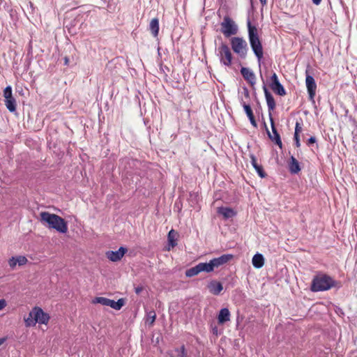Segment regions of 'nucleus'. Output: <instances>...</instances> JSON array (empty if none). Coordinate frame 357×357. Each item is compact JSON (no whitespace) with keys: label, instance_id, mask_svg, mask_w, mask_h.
I'll list each match as a JSON object with an SVG mask.
<instances>
[{"label":"nucleus","instance_id":"nucleus-1","mask_svg":"<svg viewBox=\"0 0 357 357\" xmlns=\"http://www.w3.org/2000/svg\"><path fill=\"white\" fill-rule=\"evenodd\" d=\"M38 220L43 225L59 233L66 234L68 231L67 222L56 214L50 213L47 211H41L39 214Z\"/></svg>","mask_w":357,"mask_h":357},{"label":"nucleus","instance_id":"nucleus-2","mask_svg":"<svg viewBox=\"0 0 357 357\" xmlns=\"http://www.w3.org/2000/svg\"><path fill=\"white\" fill-rule=\"evenodd\" d=\"M248 29L250 47L260 65L261 59L264 57V50L261 41L259 36L258 30L255 26L252 25L250 21L248 22Z\"/></svg>","mask_w":357,"mask_h":357},{"label":"nucleus","instance_id":"nucleus-3","mask_svg":"<svg viewBox=\"0 0 357 357\" xmlns=\"http://www.w3.org/2000/svg\"><path fill=\"white\" fill-rule=\"evenodd\" d=\"M337 285V282L326 274H320L314 277L310 289L312 291H327Z\"/></svg>","mask_w":357,"mask_h":357},{"label":"nucleus","instance_id":"nucleus-4","mask_svg":"<svg viewBox=\"0 0 357 357\" xmlns=\"http://www.w3.org/2000/svg\"><path fill=\"white\" fill-rule=\"evenodd\" d=\"M220 31L226 38L236 35L238 32V26L235 22L228 15L225 16L220 23Z\"/></svg>","mask_w":357,"mask_h":357},{"label":"nucleus","instance_id":"nucleus-5","mask_svg":"<svg viewBox=\"0 0 357 357\" xmlns=\"http://www.w3.org/2000/svg\"><path fill=\"white\" fill-rule=\"evenodd\" d=\"M217 51L220 63L225 66H230L232 64L233 55L229 46L221 43Z\"/></svg>","mask_w":357,"mask_h":357},{"label":"nucleus","instance_id":"nucleus-6","mask_svg":"<svg viewBox=\"0 0 357 357\" xmlns=\"http://www.w3.org/2000/svg\"><path fill=\"white\" fill-rule=\"evenodd\" d=\"M232 50L241 57H245L248 52V44L245 40L241 37H233L230 39Z\"/></svg>","mask_w":357,"mask_h":357},{"label":"nucleus","instance_id":"nucleus-7","mask_svg":"<svg viewBox=\"0 0 357 357\" xmlns=\"http://www.w3.org/2000/svg\"><path fill=\"white\" fill-rule=\"evenodd\" d=\"M213 271V265L211 264V261H209L208 263H199L195 266L188 269L185 271V275L187 277L191 278L198 275L202 272L211 273Z\"/></svg>","mask_w":357,"mask_h":357},{"label":"nucleus","instance_id":"nucleus-8","mask_svg":"<svg viewBox=\"0 0 357 357\" xmlns=\"http://www.w3.org/2000/svg\"><path fill=\"white\" fill-rule=\"evenodd\" d=\"M270 121H271L272 133L268 130L266 123H264V126L266 128L267 135H268L269 139L272 142H273L276 145H278L280 149H282V140L280 138V135L278 133V132L275 128L274 121H273V119L272 116H271Z\"/></svg>","mask_w":357,"mask_h":357},{"label":"nucleus","instance_id":"nucleus-9","mask_svg":"<svg viewBox=\"0 0 357 357\" xmlns=\"http://www.w3.org/2000/svg\"><path fill=\"white\" fill-rule=\"evenodd\" d=\"M3 97L5 98V105L7 109L13 112L16 110V101L13 96L12 88L10 86H6L3 90Z\"/></svg>","mask_w":357,"mask_h":357},{"label":"nucleus","instance_id":"nucleus-10","mask_svg":"<svg viewBox=\"0 0 357 357\" xmlns=\"http://www.w3.org/2000/svg\"><path fill=\"white\" fill-rule=\"evenodd\" d=\"M305 84L307 90V93L309 95V98L310 100H314V96L316 95L317 91V84L314 77L309 73V71L307 70L305 71Z\"/></svg>","mask_w":357,"mask_h":357},{"label":"nucleus","instance_id":"nucleus-11","mask_svg":"<svg viewBox=\"0 0 357 357\" xmlns=\"http://www.w3.org/2000/svg\"><path fill=\"white\" fill-rule=\"evenodd\" d=\"M33 312H35V321L36 324L47 325L50 319V315L45 312L40 307H34Z\"/></svg>","mask_w":357,"mask_h":357},{"label":"nucleus","instance_id":"nucleus-12","mask_svg":"<svg viewBox=\"0 0 357 357\" xmlns=\"http://www.w3.org/2000/svg\"><path fill=\"white\" fill-rule=\"evenodd\" d=\"M234 259V255L231 254H225L221 255L219 257L213 258L211 261V264L213 265V270L215 268H218L221 266H223L227 264L229 261H231Z\"/></svg>","mask_w":357,"mask_h":357},{"label":"nucleus","instance_id":"nucleus-13","mask_svg":"<svg viewBox=\"0 0 357 357\" xmlns=\"http://www.w3.org/2000/svg\"><path fill=\"white\" fill-rule=\"evenodd\" d=\"M263 90L264 92L268 109V115L269 119H271V116H272V112L275 109L276 104L275 99L272 94L268 91V89L266 88V85H264Z\"/></svg>","mask_w":357,"mask_h":357},{"label":"nucleus","instance_id":"nucleus-14","mask_svg":"<svg viewBox=\"0 0 357 357\" xmlns=\"http://www.w3.org/2000/svg\"><path fill=\"white\" fill-rule=\"evenodd\" d=\"M127 249L121 247L118 250L116 251H107L106 252V257L107 259H109L112 261H120L124 255L126 253Z\"/></svg>","mask_w":357,"mask_h":357},{"label":"nucleus","instance_id":"nucleus-15","mask_svg":"<svg viewBox=\"0 0 357 357\" xmlns=\"http://www.w3.org/2000/svg\"><path fill=\"white\" fill-rule=\"evenodd\" d=\"M241 73L244 79L251 86H254L256 84V76L255 73L248 68L242 67Z\"/></svg>","mask_w":357,"mask_h":357},{"label":"nucleus","instance_id":"nucleus-16","mask_svg":"<svg viewBox=\"0 0 357 357\" xmlns=\"http://www.w3.org/2000/svg\"><path fill=\"white\" fill-rule=\"evenodd\" d=\"M209 291L213 295H219L223 289L221 282L217 280H211L207 286Z\"/></svg>","mask_w":357,"mask_h":357},{"label":"nucleus","instance_id":"nucleus-17","mask_svg":"<svg viewBox=\"0 0 357 357\" xmlns=\"http://www.w3.org/2000/svg\"><path fill=\"white\" fill-rule=\"evenodd\" d=\"M230 317L231 314L228 308L225 307L221 309L218 315V324L222 325L225 323L229 321L230 320Z\"/></svg>","mask_w":357,"mask_h":357},{"label":"nucleus","instance_id":"nucleus-18","mask_svg":"<svg viewBox=\"0 0 357 357\" xmlns=\"http://www.w3.org/2000/svg\"><path fill=\"white\" fill-rule=\"evenodd\" d=\"M250 158L251 164L258 173L259 176L261 178H265L266 176V174L265 173L263 167L257 163L256 157L254 155H251Z\"/></svg>","mask_w":357,"mask_h":357},{"label":"nucleus","instance_id":"nucleus-19","mask_svg":"<svg viewBox=\"0 0 357 357\" xmlns=\"http://www.w3.org/2000/svg\"><path fill=\"white\" fill-rule=\"evenodd\" d=\"M289 169L291 174H298L301 171V167L298 161L291 156L289 163Z\"/></svg>","mask_w":357,"mask_h":357},{"label":"nucleus","instance_id":"nucleus-20","mask_svg":"<svg viewBox=\"0 0 357 357\" xmlns=\"http://www.w3.org/2000/svg\"><path fill=\"white\" fill-rule=\"evenodd\" d=\"M149 30L154 37H157L159 33V20L158 18H153L149 23Z\"/></svg>","mask_w":357,"mask_h":357},{"label":"nucleus","instance_id":"nucleus-21","mask_svg":"<svg viewBox=\"0 0 357 357\" xmlns=\"http://www.w3.org/2000/svg\"><path fill=\"white\" fill-rule=\"evenodd\" d=\"M270 87L272 91L277 95L280 96H284L286 95V91L280 82L275 84H270Z\"/></svg>","mask_w":357,"mask_h":357},{"label":"nucleus","instance_id":"nucleus-22","mask_svg":"<svg viewBox=\"0 0 357 357\" xmlns=\"http://www.w3.org/2000/svg\"><path fill=\"white\" fill-rule=\"evenodd\" d=\"M252 265L256 268H261L264 264V258L261 254H255L252 259Z\"/></svg>","mask_w":357,"mask_h":357},{"label":"nucleus","instance_id":"nucleus-23","mask_svg":"<svg viewBox=\"0 0 357 357\" xmlns=\"http://www.w3.org/2000/svg\"><path fill=\"white\" fill-rule=\"evenodd\" d=\"M24 321L25 326L27 328L36 326V321H35V312H33V307L29 312V316L24 318Z\"/></svg>","mask_w":357,"mask_h":357},{"label":"nucleus","instance_id":"nucleus-24","mask_svg":"<svg viewBox=\"0 0 357 357\" xmlns=\"http://www.w3.org/2000/svg\"><path fill=\"white\" fill-rule=\"evenodd\" d=\"M218 211L220 214L222 215L225 218H229L236 215V213L232 208L227 207H220Z\"/></svg>","mask_w":357,"mask_h":357},{"label":"nucleus","instance_id":"nucleus-25","mask_svg":"<svg viewBox=\"0 0 357 357\" xmlns=\"http://www.w3.org/2000/svg\"><path fill=\"white\" fill-rule=\"evenodd\" d=\"M124 305H125V299L124 298H119L117 301L110 299L109 306L114 310H119Z\"/></svg>","mask_w":357,"mask_h":357},{"label":"nucleus","instance_id":"nucleus-26","mask_svg":"<svg viewBox=\"0 0 357 357\" xmlns=\"http://www.w3.org/2000/svg\"><path fill=\"white\" fill-rule=\"evenodd\" d=\"M176 236H177V233L174 229L170 230L168 234L167 238H168L169 244L172 248L176 246L177 244L176 242Z\"/></svg>","mask_w":357,"mask_h":357},{"label":"nucleus","instance_id":"nucleus-27","mask_svg":"<svg viewBox=\"0 0 357 357\" xmlns=\"http://www.w3.org/2000/svg\"><path fill=\"white\" fill-rule=\"evenodd\" d=\"M156 319V313L154 310H151L146 313V322L148 323L150 326H152L155 322Z\"/></svg>","mask_w":357,"mask_h":357},{"label":"nucleus","instance_id":"nucleus-28","mask_svg":"<svg viewBox=\"0 0 357 357\" xmlns=\"http://www.w3.org/2000/svg\"><path fill=\"white\" fill-rule=\"evenodd\" d=\"M109 301H110V299L107 298H105V297H96L92 303L93 304H96V303H100L102 305H105V306H109Z\"/></svg>","mask_w":357,"mask_h":357},{"label":"nucleus","instance_id":"nucleus-29","mask_svg":"<svg viewBox=\"0 0 357 357\" xmlns=\"http://www.w3.org/2000/svg\"><path fill=\"white\" fill-rule=\"evenodd\" d=\"M174 351L177 354L176 357H188L187 351L184 345L180 348H176Z\"/></svg>","mask_w":357,"mask_h":357},{"label":"nucleus","instance_id":"nucleus-30","mask_svg":"<svg viewBox=\"0 0 357 357\" xmlns=\"http://www.w3.org/2000/svg\"><path fill=\"white\" fill-rule=\"evenodd\" d=\"M303 123H302V119H300V121H296L295 125V131L294 136H300V133L303 130Z\"/></svg>","mask_w":357,"mask_h":357},{"label":"nucleus","instance_id":"nucleus-31","mask_svg":"<svg viewBox=\"0 0 357 357\" xmlns=\"http://www.w3.org/2000/svg\"><path fill=\"white\" fill-rule=\"evenodd\" d=\"M15 258L19 266L25 265L28 262V259L24 256L19 255L15 257Z\"/></svg>","mask_w":357,"mask_h":357},{"label":"nucleus","instance_id":"nucleus-32","mask_svg":"<svg viewBox=\"0 0 357 357\" xmlns=\"http://www.w3.org/2000/svg\"><path fill=\"white\" fill-rule=\"evenodd\" d=\"M241 105H242L243 107L244 108V110H245V113H246L248 116H249V115H251V114H253L252 110L251 107L250 106V105L246 104L243 101L241 102Z\"/></svg>","mask_w":357,"mask_h":357},{"label":"nucleus","instance_id":"nucleus-33","mask_svg":"<svg viewBox=\"0 0 357 357\" xmlns=\"http://www.w3.org/2000/svg\"><path fill=\"white\" fill-rule=\"evenodd\" d=\"M8 265L11 269H14L17 265V259L15 257H12L8 260Z\"/></svg>","mask_w":357,"mask_h":357},{"label":"nucleus","instance_id":"nucleus-34","mask_svg":"<svg viewBox=\"0 0 357 357\" xmlns=\"http://www.w3.org/2000/svg\"><path fill=\"white\" fill-rule=\"evenodd\" d=\"M250 121V123L255 127V128H257V121L255 120V116H254V114H251V115H249V116H248Z\"/></svg>","mask_w":357,"mask_h":357},{"label":"nucleus","instance_id":"nucleus-35","mask_svg":"<svg viewBox=\"0 0 357 357\" xmlns=\"http://www.w3.org/2000/svg\"><path fill=\"white\" fill-rule=\"evenodd\" d=\"M250 121V123L255 127V128H257V121L255 120V116H254V114H251V115H249V116H248Z\"/></svg>","mask_w":357,"mask_h":357},{"label":"nucleus","instance_id":"nucleus-36","mask_svg":"<svg viewBox=\"0 0 357 357\" xmlns=\"http://www.w3.org/2000/svg\"><path fill=\"white\" fill-rule=\"evenodd\" d=\"M278 77L275 73H273L271 77V84H275L279 82Z\"/></svg>","mask_w":357,"mask_h":357},{"label":"nucleus","instance_id":"nucleus-37","mask_svg":"<svg viewBox=\"0 0 357 357\" xmlns=\"http://www.w3.org/2000/svg\"><path fill=\"white\" fill-rule=\"evenodd\" d=\"M295 146L298 148L301 146L300 136H294Z\"/></svg>","mask_w":357,"mask_h":357},{"label":"nucleus","instance_id":"nucleus-38","mask_svg":"<svg viewBox=\"0 0 357 357\" xmlns=\"http://www.w3.org/2000/svg\"><path fill=\"white\" fill-rule=\"evenodd\" d=\"M7 305L6 301L3 298L0 299V310H2Z\"/></svg>","mask_w":357,"mask_h":357},{"label":"nucleus","instance_id":"nucleus-39","mask_svg":"<svg viewBox=\"0 0 357 357\" xmlns=\"http://www.w3.org/2000/svg\"><path fill=\"white\" fill-rule=\"evenodd\" d=\"M143 289L144 288L142 286H138L135 288V291L137 294H139L143 291Z\"/></svg>","mask_w":357,"mask_h":357},{"label":"nucleus","instance_id":"nucleus-40","mask_svg":"<svg viewBox=\"0 0 357 357\" xmlns=\"http://www.w3.org/2000/svg\"><path fill=\"white\" fill-rule=\"evenodd\" d=\"M316 142V138L314 137H311L310 139H308L307 140V145H310V144H314Z\"/></svg>","mask_w":357,"mask_h":357},{"label":"nucleus","instance_id":"nucleus-41","mask_svg":"<svg viewBox=\"0 0 357 357\" xmlns=\"http://www.w3.org/2000/svg\"><path fill=\"white\" fill-rule=\"evenodd\" d=\"M312 2H313L315 5L318 6V5H319V4L321 3V1H322V0H312Z\"/></svg>","mask_w":357,"mask_h":357},{"label":"nucleus","instance_id":"nucleus-42","mask_svg":"<svg viewBox=\"0 0 357 357\" xmlns=\"http://www.w3.org/2000/svg\"><path fill=\"white\" fill-rule=\"evenodd\" d=\"M64 64H65L66 66H68V65L69 64V59H68V57H67V56H66V57L64 58Z\"/></svg>","mask_w":357,"mask_h":357},{"label":"nucleus","instance_id":"nucleus-43","mask_svg":"<svg viewBox=\"0 0 357 357\" xmlns=\"http://www.w3.org/2000/svg\"><path fill=\"white\" fill-rule=\"evenodd\" d=\"M262 6H265L267 3L266 0H259Z\"/></svg>","mask_w":357,"mask_h":357},{"label":"nucleus","instance_id":"nucleus-44","mask_svg":"<svg viewBox=\"0 0 357 357\" xmlns=\"http://www.w3.org/2000/svg\"><path fill=\"white\" fill-rule=\"evenodd\" d=\"M245 96L246 97H249V92H248V89H245Z\"/></svg>","mask_w":357,"mask_h":357},{"label":"nucleus","instance_id":"nucleus-45","mask_svg":"<svg viewBox=\"0 0 357 357\" xmlns=\"http://www.w3.org/2000/svg\"><path fill=\"white\" fill-rule=\"evenodd\" d=\"M5 342L4 338H0V346Z\"/></svg>","mask_w":357,"mask_h":357},{"label":"nucleus","instance_id":"nucleus-46","mask_svg":"<svg viewBox=\"0 0 357 357\" xmlns=\"http://www.w3.org/2000/svg\"><path fill=\"white\" fill-rule=\"evenodd\" d=\"M167 354L169 356V357H173L172 351H168Z\"/></svg>","mask_w":357,"mask_h":357}]
</instances>
